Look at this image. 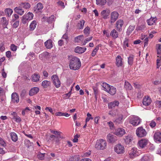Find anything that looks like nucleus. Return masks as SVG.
Here are the masks:
<instances>
[{
    "label": "nucleus",
    "instance_id": "nucleus-52",
    "mask_svg": "<svg viewBox=\"0 0 161 161\" xmlns=\"http://www.w3.org/2000/svg\"><path fill=\"white\" fill-rule=\"evenodd\" d=\"M90 28L88 26L86 27L84 30V32L85 34L89 35L90 34Z\"/></svg>",
    "mask_w": 161,
    "mask_h": 161
},
{
    "label": "nucleus",
    "instance_id": "nucleus-57",
    "mask_svg": "<svg viewBox=\"0 0 161 161\" xmlns=\"http://www.w3.org/2000/svg\"><path fill=\"white\" fill-rule=\"evenodd\" d=\"M156 123L154 121H152L149 124V125L152 128H153L155 127L156 125Z\"/></svg>",
    "mask_w": 161,
    "mask_h": 161
},
{
    "label": "nucleus",
    "instance_id": "nucleus-10",
    "mask_svg": "<svg viewBox=\"0 0 161 161\" xmlns=\"http://www.w3.org/2000/svg\"><path fill=\"white\" fill-rule=\"evenodd\" d=\"M108 142L111 143H113L117 141V137L112 134H109L107 136Z\"/></svg>",
    "mask_w": 161,
    "mask_h": 161
},
{
    "label": "nucleus",
    "instance_id": "nucleus-34",
    "mask_svg": "<svg viewBox=\"0 0 161 161\" xmlns=\"http://www.w3.org/2000/svg\"><path fill=\"white\" fill-rule=\"evenodd\" d=\"M36 22L35 20H33L31 23L30 25V30L31 31L33 30L36 27Z\"/></svg>",
    "mask_w": 161,
    "mask_h": 161
},
{
    "label": "nucleus",
    "instance_id": "nucleus-24",
    "mask_svg": "<svg viewBox=\"0 0 161 161\" xmlns=\"http://www.w3.org/2000/svg\"><path fill=\"white\" fill-rule=\"evenodd\" d=\"M157 20V19L156 17H151L149 19L147 20V22L148 25H152L154 24Z\"/></svg>",
    "mask_w": 161,
    "mask_h": 161
},
{
    "label": "nucleus",
    "instance_id": "nucleus-51",
    "mask_svg": "<svg viewBox=\"0 0 161 161\" xmlns=\"http://www.w3.org/2000/svg\"><path fill=\"white\" fill-rule=\"evenodd\" d=\"M57 4L58 6H61L63 8H65L64 3L61 1H58V2H57Z\"/></svg>",
    "mask_w": 161,
    "mask_h": 161
},
{
    "label": "nucleus",
    "instance_id": "nucleus-5",
    "mask_svg": "<svg viewBox=\"0 0 161 161\" xmlns=\"http://www.w3.org/2000/svg\"><path fill=\"white\" fill-rule=\"evenodd\" d=\"M51 79L53 83L56 88H58L60 86L61 82L57 75H53L51 76Z\"/></svg>",
    "mask_w": 161,
    "mask_h": 161
},
{
    "label": "nucleus",
    "instance_id": "nucleus-7",
    "mask_svg": "<svg viewBox=\"0 0 161 161\" xmlns=\"http://www.w3.org/2000/svg\"><path fill=\"white\" fill-rule=\"evenodd\" d=\"M140 122L141 119L138 116L133 117L130 121V123L134 126L138 125Z\"/></svg>",
    "mask_w": 161,
    "mask_h": 161
},
{
    "label": "nucleus",
    "instance_id": "nucleus-35",
    "mask_svg": "<svg viewBox=\"0 0 161 161\" xmlns=\"http://www.w3.org/2000/svg\"><path fill=\"white\" fill-rule=\"evenodd\" d=\"M84 39L83 35H80L74 38L75 42H79L80 41L83 40Z\"/></svg>",
    "mask_w": 161,
    "mask_h": 161
},
{
    "label": "nucleus",
    "instance_id": "nucleus-29",
    "mask_svg": "<svg viewBox=\"0 0 161 161\" xmlns=\"http://www.w3.org/2000/svg\"><path fill=\"white\" fill-rule=\"evenodd\" d=\"M85 21L84 20H82L79 21L77 24V27L80 29H83L84 27Z\"/></svg>",
    "mask_w": 161,
    "mask_h": 161
},
{
    "label": "nucleus",
    "instance_id": "nucleus-21",
    "mask_svg": "<svg viewBox=\"0 0 161 161\" xmlns=\"http://www.w3.org/2000/svg\"><path fill=\"white\" fill-rule=\"evenodd\" d=\"M15 12L20 15H22L24 14V11L22 8L20 7H16L14 9Z\"/></svg>",
    "mask_w": 161,
    "mask_h": 161
},
{
    "label": "nucleus",
    "instance_id": "nucleus-58",
    "mask_svg": "<svg viewBox=\"0 0 161 161\" xmlns=\"http://www.w3.org/2000/svg\"><path fill=\"white\" fill-rule=\"evenodd\" d=\"M19 25V20L15 22L13 24V27L14 28H16Z\"/></svg>",
    "mask_w": 161,
    "mask_h": 161
},
{
    "label": "nucleus",
    "instance_id": "nucleus-30",
    "mask_svg": "<svg viewBox=\"0 0 161 161\" xmlns=\"http://www.w3.org/2000/svg\"><path fill=\"white\" fill-rule=\"evenodd\" d=\"M12 140L14 142H16L18 140V136L17 134L14 132H11L10 134Z\"/></svg>",
    "mask_w": 161,
    "mask_h": 161
},
{
    "label": "nucleus",
    "instance_id": "nucleus-15",
    "mask_svg": "<svg viewBox=\"0 0 161 161\" xmlns=\"http://www.w3.org/2000/svg\"><path fill=\"white\" fill-rule=\"evenodd\" d=\"M137 151L136 148H132L129 152V155L131 158H133L138 155Z\"/></svg>",
    "mask_w": 161,
    "mask_h": 161
},
{
    "label": "nucleus",
    "instance_id": "nucleus-43",
    "mask_svg": "<svg viewBox=\"0 0 161 161\" xmlns=\"http://www.w3.org/2000/svg\"><path fill=\"white\" fill-rule=\"evenodd\" d=\"M134 56L133 55H130L128 58V63L129 65H132L133 63Z\"/></svg>",
    "mask_w": 161,
    "mask_h": 161
},
{
    "label": "nucleus",
    "instance_id": "nucleus-40",
    "mask_svg": "<svg viewBox=\"0 0 161 161\" xmlns=\"http://www.w3.org/2000/svg\"><path fill=\"white\" fill-rule=\"evenodd\" d=\"M43 8L42 4L40 3H38L37 5L36 10H35V11H36V12H38L42 10Z\"/></svg>",
    "mask_w": 161,
    "mask_h": 161
},
{
    "label": "nucleus",
    "instance_id": "nucleus-23",
    "mask_svg": "<svg viewBox=\"0 0 161 161\" xmlns=\"http://www.w3.org/2000/svg\"><path fill=\"white\" fill-rule=\"evenodd\" d=\"M47 49H51L53 47V45L52 40L49 39L44 43Z\"/></svg>",
    "mask_w": 161,
    "mask_h": 161
},
{
    "label": "nucleus",
    "instance_id": "nucleus-26",
    "mask_svg": "<svg viewBox=\"0 0 161 161\" xmlns=\"http://www.w3.org/2000/svg\"><path fill=\"white\" fill-rule=\"evenodd\" d=\"M31 80L34 82H37L39 80L40 75L38 74L35 73L32 76Z\"/></svg>",
    "mask_w": 161,
    "mask_h": 161
},
{
    "label": "nucleus",
    "instance_id": "nucleus-53",
    "mask_svg": "<svg viewBox=\"0 0 161 161\" xmlns=\"http://www.w3.org/2000/svg\"><path fill=\"white\" fill-rule=\"evenodd\" d=\"M92 36H90L86 39L85 41H84V42L83 43V45H85L86 43L87 42L90 41L91 40H92Z\"/></svg>",
    "mask_w": 161,
    "mask_h": 161
},
{
    "label": "nucleus",
    "instance_id": "nucleus-3",
    "mask_svg": "<svg viewBox=\"0 0 161 161\" xmlns=\"http://www.w3.org/2000/svg\"><path fill=\"white\" fill-rule=\"evenodd\" d=\"M137 136L140 137H142L145 136L147 133L145 129L141 127L138 128L136 131Z\"/></svg>",
    "mask_w": 161,
    "mask_h": 161
},
{
    "label": "nucleus",
    "instance_id": "nucleus-6",
    "mask_svg": "<svg viewBox=\"0 0 161 161\" xmlns=\"http://www.w3.org/2000/svg\"><path fill=\"white\" fill-rule=\"evenodd\" d=\"M114 150L118 154H121L125 152V148L121 144L116 145L114 147Z\"/></svg>",
    "mask_w": 161,
    "mask_h": 161
},
{
    "label": "nucleus",
    "instance_id": "nucleus-17",
    "mask_svg": "<svg viewBox=\"0 0 161 161\" xmlns=\"http://www.w3.org/2000/svg\"><path fill=\"white\" fill-rule=\"evenodd\" d=\"M12 101L14 102L18 103L19 101V97L17 93H13L12 94Z\"/></svg>",
    "mask_w": 161,
    "mask_h": 161
},
{
    "label": "nucleus",
    "instance_id": "nucleus-36",
    "mask_svg": "<svg viewBox=\"0 0 161 161\" xmlns=\"http://www.w3.org/2000/svg\"><path fill=\"white\" fill-rule=\"evenodd\" d=\"M96 3L97 5L103 6L106 3L107 0H96Z\"/></svg>",
    "mask_w": 161,
    "mask_h": 161
},
{
    "label": "nucleus",
    "instance_id": "nucleus-39",
    "mask_svg": "<svg viewBox=\"0 0 161 161\" xmlns=\"http://www.w3.org/2000/svg\"><path fill=\"white\" fill-rule=\"evenodd\" d=\"M13 10L12 9L8 8L5 10V12L6 14L8 17H9L13 13Z\"/></svg>",
    "mask_w": 161,
    "mask_h": 161
},
{
    "label": "nucleus",
    "instance_id": "nucleus-55",
    "mask_svg": "<svg viewBox=\"0 0 161 161\" xmlns=\"http://www.w3.org/2000/svg\"><path fill=\"white\" fill-rule=\"evenodd\" d=\"M13 119H15V121L17 122H20L21 120V118L18 116H14Z\"/></svg>",
    "mask_w": 161,
    "mask_h": 161
},
{
    "label": "nucleus",
    "instance_id": "nucleus-37",
    "mask_svg": "<svg viewBox=\"0 0 161 161\" xmlns=\"http://www.w3.org/2000/svg\"><path fill=\"white\" fill-rule=\"evenodd\" d=\"M124 86L126 90H130L132 88L131 85L127 81H125Z\"/></svg>",
    "mask_w": 161,
    "mask_h": 161
},
{
    "label": "nucleus",
    "instance_id": "nucleus-25",
    "mask_svg": "<svg viewBox=\"0 0 161 161\" xmlns=\"http://www.w3.org/2000/svg\"><path fill=\"white\" fill-rule=\"evenodd\" d=\"M151 99L148 97H145L143 100V104L145 106L149 105L151 103Z\"/></svg>",
    "mask_w": 161,
    "mask_h": 161
},
{
    "label": "nucleus",
    "instance_id": "nucleus-2",
    "mask_svg": "<svg viewBox=\"0 0 161 161\" xmlns=\"http://www.w3.org/2000/svg\"><path fill=\"white\" fill-rule=\"evenodd\" d=\"M107 144L106 141L103 139H100L96 142L95 147L98 150H103L106 148Z\"/></svg>",
    "mask_w": 161,
    "mask_h": 161
},
{
    "label": "nucleus",
    "instance_id": "nucleus-59",
    "mask_svg": "<svg viewBox=\"0 0 161 161\" xmlns=\"http://www.w3.org/2000/svg\"><path fill=\"white\" fill-rule=\"evenodd\" d=\"M17 49V46L14 44H12L11 46V49L12 50L15 51Z\"/></svg>",
    "mask_w": 161,
    "mask_h": 161
},
{
    "label": "nucleus",
    "instance_id": "nucleus-54",
    "mask_svg": "<svg viewBox=\"0 0 161 161\" xmlns=\"http://www.w3.org/2000/svg\"><path fill=\"white\" fill-rule=\"evenodd\" d=\"M54 15H52L48 19L47 21L49 23L52 22L54 20Z\"/></svg>",
    "mask_w": 161,
    "mask_h": 161
},
{
    "label": "nucleus",
    "instance_id": "nucleus-45",
    "mask_svg": "<svg viewBox=\"0 0 161 161\" xmlns=\"http://www.w3.org/2000/svg\"><path fill=\"white\" fill-rule=\"evenodd\" d=\"M146 28L145 26L144 25H142L140 26H137L136 30L137 31H143Z\"/></svg>",
    "mask_w": 161,
    "mask_h": 161
},
{
    "label": "nucleus",
    "instance_id": "nucleus-33",
    "mask_svg": "<svg viewBox=\"0 0 161 161\" xmlns=\"http://www.w3.org/2000/svg\"><path fill=\"white\" fill-rule=\"evenodd\" d=\"M20 6L21 8H23L25 9H27L29 8L30 7L31 5L29 3H21L20 4Z\"/></svg>",
    "mask_w": 161,
    "mask_h": 161
},
{
    "label": "nucleus",
    "instance_id": "nucleus-20",
    "mask_svg": "<svg viewBox=\"0 0 161 161\" xmlns=\"http://www.w3.org/2000/svg\"><path fill=\"white\" fill-rule=\"evenodd\" d=\"M86 47H77L75 50V52L79 53H84L86 50Z\"/></svg>",
    "mask_w": 161,
    "mask_h": 161
},
{
    "label": "nucleus",
    "instance_id": "nucleus-62",
    "mask_svg": "<svg viewBox=\"0 0 161 161\" xmlns=\"http://www.w3.org/2000/svg\"><path fill=\"white\" fill-rule=\"evenodd\" d=\"M100 118V117L99 116L96 117L94 119L95 121V123L97 124L98 123V121Z\"/></svg>",
    "mask_w": 161,
    "mask_h": 161
},
{
    "label": "nucleus",
    "instance_id": "nucleus-42",
    "mask_svg": "<svg viewBox=\"0 0 161 161\" xmlns=\"http://www.w3.org/2000/svg\"><path fill=\"white\" fill-rule=\"evenodd\" d=\"M156 47L157 51V55L161 54V44H157L156 45Z\"/></svg>",
    "mask_w": 161,
    "mask_h": 161
},
{
    "label": "nucleus",
    "instance_id": "nucleus-13",
    "mask_svg": "<svg viewBox=\"0 0 161 161\" xmlns=\"http://www.w3.org/2000/svg\"><path fill=\"white\" fill-rule=\"evenodd\" d=\"M148 143V141L146 139H142L138 142V145L140 147L142 148L146 147Z\"/></svg>",
    "mask_w": 161,
    "mask_h": 161
},
{
    "label": "nucleus",
    "instance_id": "nucleus-9",
    "mask_svg": "<svg viewBox=\"0 0 161 161\" xmlns=\"http://www.w3.org/2000/svg\"><path fill=\"white\" fill-rule=\"evenodd\" d=\"M125 131L124 129L122 128H118L115 130L114 134L119 137L122 136L125 134Z\"/></svg>",
    "mask_w": 161,
    "mask_h": 161
},
{
    "label": "nucleus",
    "instance_id": "nucleus-46",
    "mask_svg": "<svg viewBox=\"0 0 161 161\" xmlns=\"http://www.w3.org/2000/svg\"><path fill=\"white\" fill-rule=\"evenodd\" d=\"M2 23L4 25L6 26L8 24V21L4 17H2L1 20Z\"/></svg>",
    "mask_w": 161,
    "mask_h": 161
},
{
    "label": "nucleus",
    "instance_id": "nucleus-4",
    "mask_svg": "<svg viewBox=\"0 0 161 161\" xmlns=\"http://www.w3.org/2000/svg\"><path fill=\"white\" fill-rule=\"evenodd\" d=\"M33 14L31 13L28 12L26 15H24L22 17V22L23 24L27 23L29 21L33 19Z\"/></svg>",
    "mask_w": 161,
    "mask_h": 161
},
{
    "label": "nucleus",
    "instance_id": "nucleus-27",
    "mask_svg": "<svg viewBox=\"0 0 161 161\" xmlns=\"http://www.w3.org/2000/svg\"><path fill=\"white\" fill-rule=\"evenodd\" d=\"M123 119V115L122 114L119 115L118 117L114 121V122L117 124H119L122 122Z\"/></svg>",
    "mask_w": 161,
    "mask_h": 161
},
{
    "label": "nucleus",
    "instance_id": "nucleus-19",
    "mask_svg": "<svg viewBox=\"0 0 161 161\" xmlns=\"http://www.w3.org/2000/svg\"><path fill=\"white\" fill-rule=\"evenodd\" d=\"M116 65L118 67L122 66L123 64L122 58L120 55H118L116 58Z\"/></svg>",
    "mask_w": 161,
    "mask_h": 161
},
{
    "label": "nucleus",
    "instance_id": "nucleus-14",
    "mask_svg": "<svg viewBox=\"0 0 161 161\" xmlns=\"http://www.w3.org/2000/svg\"><path fill=\"white\" fill-rule=\"evenodd\" d=\"M110 13V11L108 9L104 10L102 11L101 15L104 19H107Z\"/></svg>",
    "mask_w": 161,
    "mask_h": 161
},
{
    "label": "nucleus",
    "instance_id": "nucleus-31",
    "mask_svg": "<svg viewBox=\"0 0 161 161\" xmlns=\"http://www.w3.org/2000/svg\"><path fill=\"white\" fill-rule=\"evenodd\" d=\"M133 140L132 137L130 135H128L125 137V142L126 144H129Z\"/></svg>",
    "mask_w": 161,
    "mask_h": 161
},
{
    "label": "nucleus",
    "instance_id": "nucleus-44",
    "mask_svg": "<svg viewBox=\"0 0 161 161\" xmlns=\"http://www.w3.org/2000/svg\"><path fill=\"white\" fill-rule=\"evenodd\" d=\"M151 158L147 155L144 156L140 159V161H150Z\"/></svg>",
    "mask_w": 161,
    "mask_h": 161
},
{
    "label": "nucleus",
    "instance_id": "nucleus-12",
    "mask_svg": "<svg viewBox=\"0 0 161 161\" xmlns=\"http://www.w3.org/2000/svg\"><path fill=\"white\" fill-rule=\"evenodd\" d=\"M154 139L157 142H161V132H156L155 133L154 135Z\"/></svg>",
    "mask_w": 161,
    "mask_h": 161
},
{
    "label": "nucleus",
    "instance_id": "nucleus-49",
    "mask_svg": "<svg viewBox=\"0 0 161 161\" xmlns=\"http://www.w3.org/2000/svg\"><path fill=\"white\" fill-rule=\"evenodd\" d=\"M117 112V110L110 111L108 113V114L113 117H114L116 115Z\"/></svg>",
    "mask_w": 161,
    "mask_h": 161
},
{
    "label": "nucleus",
    "instance_id": "nucleus-63",
    "mask_svg": "<svg viewBox=\"0 0 161 161\" xmlns=\"http://www.w3.org/2000/svg\"><path fill=\"white\" fill-rule=\"evenodd\" d=\"M107 124L110 128L111 129L112 128H113L114 127V124L112 122L110 121V122H108L107 123Z\"/></svg>",
    "mask_w": 161,
    "mask_h": 161
},
{
    "label": "nucleus",
    "instance_id": "nucleus-32",
    "mask_svg": "<svg viewBox=\"0 0 161 161\" xmlns=\"http://www.w3.org/2000/svg\"><path fill=\"white\" fill-rule=\"evenodd\" d=\"M109 90L108 91V92L111 95H114L116 93V88L113 86H111L109 88Z\"/></svg>",
    "mask_w": 161,
    "mask_h": 161
},
{
    "label": "nucleus",
    "instance_id": "nucleus-60",
    "mask_svg": "<svg viewBox=\"0 0 161 161\" xmlns=\"http://www.w3.org/2000/svg\"><path fill=\"white\" fill-rule=\"evenodd\" d=\"M157 57L158 59L157 60V64L158 66V64H159L160 61L161 60V54L157 55Z\"/></svg>",
    "mask_w": 161,
    "mask_h": 161
},
{
    "label": "nucleus",
    "instance_id": "nucleus-11",
    "mask_svg": "<svg viewBox=\"0 0 161 161\" xmlns=\"http://www.w3.org/2000/svg\"><path fill=\"white\" fill-rule=\"evenodd\" d=\"M124 22L122 19L119 20L116 23V29L118 31L120 32L122 30V27L123 25Z\"/></svg>",
    "mask_w": 161,
    "mask_h": 161
},
{
    "label": "nucleus",
    "instance_id": "nucleus-41",
    "mask_svg": "<svg viewBox=\"0 0 161 161\" xmlns=\"http://www.w3.org/2000/svg\"><path fill=\"white\" fill-rule=\"evenodd\" d=\"M50 131L51 133L59 137V138H61L60 136L61 134H62V132H61L53 130H51Z\"/></svg>",
    "mask_w": 161,
    "mask_h": 161
},
{
    "label": "nucleus",
    "instance_id": "nucleus-64",
    "mask_svg": "<svg viewBox=\"0 0 161 161\" xmlns=\"http://www.w3.org/2000/svg\"><path fill=\"white\" fill-rule=\"evenodd\" d=\"M6 56L9 58L11 57V53L10 51H8L6 53Z\"/></svg>",
    "mask_w": 161,
    "mask_h": 161
},
{
    "label": "nucleus",
    "instance_id": "nucleus-47",
    "mask_svg": "<svg viewBox=\"0 0 161 161\" xmlns=\"http://www.w3.org/2000/svg\"><path fill=\"white\" fill-rule=\"evenodd\" d=\"M135 26L130 25L128 27L127 29V33L128 34H130L133 31L134 29Z\"/></svg>",
    "mask_w": 161,
    "mask_h": 161
},
{
    "label": "nucleus",
    "instance_id": "nucleus-22",
    "mask_svg": "<svg viewBox=\"0 0 161 161\" xmlns=\"http://www.w3.org/2000/svg\"><path fill=\"white\" fill-rule=\"evenodd\" d=\"M110 35L114 39H115L118 37L119 33L116 30L114 29L111 31Z\"/></svg>",
    "mask_w": 161,
    "mask_h": 161
},
{
    "label": "nucleus",
    "instance_id": "nucleus-1",
    "mask_svg": "<svg viewBox=\"0 0 161 161\" xmlns=\"http://www.w3.org/2000/svg\"><path fill=\"white\" fill-rule=\"evenodd\" d=\"M69 68L71 69L76 70L78 69L81 66V63L79 59L74 56H70Z\"/></svg>",
    "mask_w": 161,
    "mask_h": 161
},
{
    "label": "nucleus",
    "instance_id": "nucleus-56",
    "mask_svg": "<svg viewBox=\"0 0 161 161\" xmlns=\"http://www.w3.org/2000/svg\"><path fill=\"white\" fill-rule=\"evenodd\" d=\"M0 145L3 147L6 146V144L5 141L1 138H0Z\"/></svg>",
    "mask_w": 161,
    "mask_h": 161
},
{
    "label": "nucleus",
    "instance_id": "nucleus-38",
    "mask_svg": "<svg viewBox=\"0 0 161 161\" xmlns=\"http://www.w3.org/2000/svg\"><path fill=\"white\" fill-rule=\"evenodd\" d=\"M102 86L103 89L107 92H108V90H109V88L110 87V86L106 83H103Z\"/></svg>",
    "mask_w": 161,
    "mask_h": 161
},
{
    "label": "nucleus",
    "instance_id": "nucleus-16",
    "mask_svg": "<svg viewBox=\"0 0 161 161\" xmlns=\"http://www.w3.org/2000/svg\"><path fill=\"white\" fill-rule=\"evenodd\" d=\"M39 91V88L37 87H34L32 88L29 91V95L32 96L36 94Z\"/></svg>",
    "mask_w": 161,
    "mask_h": 161
},
{
    "label": "nucleus",
    "instance_id": "nucleus-18",
    "mask_svg": "<svg viewBox=\"0 0 161 161\" xmlns=\"http://www.w3.org/2000/svg\"><path fill=\"white\" fill-rule=\"evenodd\" d=\"M119 104V102L117 101L111 102L108 104V108L109 109L112 108L116 106H118Z\"/></svg>",
    "mask_w": 161,
    "mask_h": 161
},
{
    "label": "nucleus",
    "instance_id": "nucleus-61",
    "mask_svg": "<svg viewBox=\"0 0 161 161\" xmlns=\"http://www.w3.org/2000/svg\"><path fill=\"white\" fill-rule=\"evenodd\" d=\"M93 89L94 91V94L95 95V97L96 98V99H97V90L96 88H95L93 87Z\"/></svg>",
    "mask_w": 161,
    "mask_h": 161
},
{
    "label": "nucleus",
    "instance_id": "nucleus-48",
    "mask_svg": "<svg viewBox=\"0 0 161 161\" xmlns=\"http://www.w3.org/2000/svg\"><path fill=\"white\" fill-rule=\"evenodd\" d=\"M78 156H74L70 158L69 159L70 161H79V159Z\"/></svg>",
    "mask_w": 161,
    "mask_h": 161
},
{
    "label": "nucleus",
    "instance_id": "nucleus-50",
    "mask_svg": "<svg viewBox=\"0 0 161 161\" xmlns=\"http://www.w3.org/2000/svg\"><path fill=\"white\" fill-rule=\"evenodd\" d=\"M45 153H39L37 157L40 160H43L44 159Z\"/></svg>",
    "mask_w": 161,
    "mask_h": 161
},
{
    "label": "nucleus",
    "instance_id": "nucleus-8",
    "mask_svg": "<svg viewBox=\"0 0 161 161\" xmlns=\"http://www.w3.org/2000/svg\"><path fill=\"white\" fill-rule=\"evenodd\" d=\"M119 14L117 12L114 11L111 13L110 22L111 24L114 23L118 18Z\"/></svg>",
    "mask_w": 161,
    "mask_h": 161
},
{
    "label": "nucleus",
    "instance_id": "nucleus-28",
    "mask_svg": "<svg viewBox=\"0 0 161 161\" xmlns=\"http://www.w3.org/2000/svg\"><path fill=\"white\" fill-rule=\"evenodd\" d=\"M51 84V82L50 81L45 80L42 82V85L43 88H46L50 86Z\"/></svg>",
    "mask_w": 161,
    "mask_h": 161
}]
</instances>
